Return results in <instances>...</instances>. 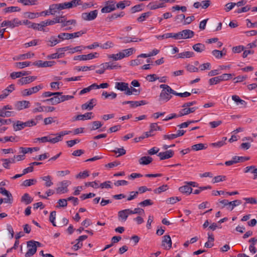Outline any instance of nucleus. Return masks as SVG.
Wrapping results in <instances>:
<instances>
[{
  "mask_svg": "<svg viewBox=\"0 0 257 257\" xmlns=\"http://www.w3.org/2000/svg\"><path fill=\"white\" fill-rule=\"evenodd\" d=\"M44 27H45L44 24H43V21L41 22L40 24L34 23L31 24L28 26L29 28H32L34 30H36L38 31H44Z\"/></svg>",
  "mask_w": 257,
  "mask_h": 257,
  "instance_id": "nucleus-33",
  "label": "nucleus"
},
{
  "mask_svg": "<svg viewBox=\"0 0 257 257\" xmlns=\"http://www.w3.org/2000/svg\"><path fill=\"white\" fill-rule=\"evenodd\" d=\"M21 9L18 7H9L5 8L4 11L5 13L19 12L21 11Z\"/></svg>",
  "mask_w": 257,
  "mask_h": 257,
  "instance_id": "nucleus-42",
  "label": "nucleus"
},
{
  "mask_svg": "<svg viewBox=\"0 0 257 257\" xmlns=\"http://www.w3.org/2000/svg\"><path fill=\"white\" fill-rule=\"evenodd\" d=\"M160 87L162 90L160 94L159 100L163 102H168L172 97L171 94L174 95L175 91L167 84H161Z\"/></svg>",
  "mask_w": 257,
  "mask_h": 257,
  "instance_id": "nucleus-2",
  "label": "nucleus"
},
{
  "mask_svg": "<svg viewBox=\"0 0 257 257\" xmlns=\"http://www.w3.org/2000/svg\"><path fill=\"white\" fill-rule=\"evenodd\" d=\"M192 188L188 184L181 186L179 188V190L180 192L187 195L190 194L192 193Z\"/></svg>",
  "mask_w": 257,
  "mask_h": 257,
  "instance_id": "nucleus-31",
  "label": "nucleus"
},
{
  "mask_svg": "<svg viewBox=\"0 0 257 257\" xmlns=\"http://www.w3.org/2000/svg\"><path fill=\"white\" fill-rule=\"evenodd\" d=\"M56 212L55 211H52L50 213L49 216L50 221L52 223L53 225L54 226H56V222H55V219L56 218Z\"/></svg>",
  "mask_w": 257,
  "mask_h": 257,
  "instance_id": "nucleus-57",
  "label": "nucleus"
},
{
  "mask_svg": "<svg viewBox=\"0 0 257 257\" xmlns=\"http://www.w3.org/2000/svg\"><path fill=\"white\" fill-rule=\"evenodd\" d=\"M25 127L24 123L20 120H17L13 124L14 131L15 132L21 131Z\"/></svg>",
  "mask_w": 257,
  "mask_h": 257,
  "instance_id": "nucleus-32",
  "label": "nucleus"
},
{
  "mask_svg": "<svg viewBox=\"0 0 257 257\" xmlns=\"http://www.w3.org/2000/svg\"><path fill=\"white\" fill-rule=\"evenodd\" d=\"M43 86L42 84L33 87L29 89H25L21 92V94L23 96H26L30 95L33 93H35L39 91L40 89H42Z\"/></svg>",
  "mask_w": 257,
  "mask_h": 257,
  "instance_id": "nucleus-7",
  "label": "nucleus"
},
{
  "mask_svg": "<svg viewBox=\"0 0 257 257\" xmlns=\"http://www.w3.org/2000/svg\"><path fill=\"white\" fill-rule=\"evenodd\" d=\"M36 78L37 77L34 76L22 77L18 80V83L21 85L28 84L35 80Z\"/></svg>",
  "mask_w": 257,
  "mask_h": 257,
  "instance_id": "nucleus-18",
  "label": "nucleus"
},
{
  "mask_svg": "<svg viewBox=\"0 0 257 257\" xmlns=\"http://www.w3.org/2000/svg\"><path fill=\"white\" fill-rule=\"evenodd\" d=\"M97 10H94L89 13H83L82 14L81 17L82 19L85 21H92L94 20L97 16Z\"/></svg>",
  "mask_w": 257,
  "mask_h": 257,
  "instance_id": "nucleus-9",
  "label": "nucleus"
},
{
  "mask_svg": "<svg viewBox=\"0 0 257 257\" xmlns=\"http://www.w3.org/2000/svg\"><path fill=\"white\" fill-rule=\"evenodd\" d=\"M176 36L177 40L189 39L194 36V32L192 30L186 29L176 33Z\"/></svg>",
  "mask_w": 257,
  "mask_h": 257,
  "instance_id": "nucleus-4",
  "label": "nucleus"
},
{
  "mask_svg": "<svg viewBox=\"0 0 257 257\" xmlns=\"http://www.w3.org/2000/svg\"><path fill=\"white\" fill-rule=\"evenodd\" d=\"M226 179V177L225 176L219 175L217 176H215L213 178L212 180L213 183H218L223 181H224Z\"/></svg>",
  "mask_w": 257,
  "mask_h": 257,
  "instance_id": "nucleus-60",
  "label": "nucleus"
},
{
  "mask_svg": "<svg viewBox=\"0 0 257 257\" xmlns=\"http://www.w3.org/2000/svg\"><path fill=\"white\" fill-rule=\"evenodd\" d=\"M206 148L207 146L205 144L202 143L194 145L192 146V150L196 151L204 150Z\"/></svg>",
  "mask_w": 257,
  "mask_h": 257,
  "instance_id": "nucleus-40",
  "label": "nucleus"
},
{
  "mask_svg": "<svg viewBox=\"0 0 257 257\" xmlns=\"http://www.w3.org/2000/svg\"><path fill=\"white\" fill-rule=\"evenodd\" d=\"M135 51V49L133 48H131L129 49H125L122 50L120 53H122L124 54V57H128L132 55L134 52Z\"/></svg>",
  "mask_w": 257,
  "mask_h": 257,
  "instance_id": "nucleus-51",
  "label": "nucleus"
},
{
  "mask_svg": "<svg viewBox=\"0 0 257 257\" xmlns=\"http://www.w3.org/2000/svg\"><path fill=\"white\" fill-rule=\"evenodd\" d=\"M194 56V53L191 51H186L179 53L178 54V58H191Z\"/></svg>",
  "mask_w": 257,
  "mask_h": 257,
  "instance_id": "nucleus-36",
  "label": "nucleus"
},
{
  "mask_svg": "<svg viewBox=\"0 0 257 257\" xmlns=\"http://www.w3.org/2000/svg\"><path fill=\"white\" fill-rule=\"evenodd\" d=\"M162 246L166 249H169L172 246V240L169 235H165L163 236Z\"/></svg>",
  "mask_w": 257,
  "mask_h": 257,
  "instance_id": "nucleus-14",
  "label": "nucleus"
},
{
  "mask_svg": "<svg viewBox=\"0 0 257 257\" xmlns=\"http://www.w3.org/2000/svg\"><path fill=\"white\" fill-rule=\"evenodd\" d=\"M168 188L167 185H163L154 190V192L156 194H160L162 192L166 191Z\"/></svg>",
  "mask_w": 257,
  "mask_h": 257,
  "instance_id": "nucleus-55",
  "label": "nucleus"
},
{
  "mask_svg": "<svg viewBox=\"0 0 257 257\" xmlns=\"http://www.w3.org/2000/svg\"><path fill=\"white\" fill-rule=\"evenodd\" d=\"M18 2L22 3L24 6L35 5L37 4L36 0H18Z\"/></svg>",
  "mask_w": 257,
  "mask_h": 257,
  "instance_id": "nucleus-46",
  "label": "nucleus"
},
{
  "mask_svg": "<svg viewBox=\"0 0 257 257\" xmlns=\"http://www.w3.org/2000/svg\"><path fill=\"white\" fill-rule=\"evenodd\" d=\"M63 17H60V16L56 17L53 20H47L46 21H43L44 26H47L49 25H53L56 23H60L62 22V18Z\"/></svg>",
  "mask_w": 257,
  "mask_h": 257,
  "instance_id": "nucleus-23",
  "label": "nucleus"
},
{
  "mask_svg": "<svg viewBox=\"0 0 257 257\" xmlns=\"http://www.w3.org/2000/svg\"><path fill=\"white\" fill-rule=\"evenodd\" d=\"M69 9L76 7L77 6L81 5L82 2L81 0H72L68 2Z\"/></svg>",
  "mask_w": 257,
  "mask_h": 257,
  "instance_id": "nucleus-39",
  "label": "nucleus"
},
{
  "mask_svg": "<svg viewBox=\"0 0 257 257\" xmlns=\"http://www.w3.org/2000/svg\"><path fill=\"white\" fill-rule=\"evenodd\" d=\"M30 62H16L15 63V66L19 69H22L25 67L30 66Z\"/></svg>",
  "mask_w": 257,
  "mask_h": 257,
  "instance_id": "nucleus-47",
  "label": "nucleus"
},
{
  "mask_svg": "<svg viewBox=\"0 0 257 257\" xmlns=\"http://www.w3.org/2000/svg\"><path fill=\"white\" fill-rule=\"evenodd\" d=\"M152 161L153 158L149 156L142 157L139 160L140 164L143 165H148L150 164Z\"/></svg>",
  "mask_w": 257,
  "mask_h": 257,
  "instance_id": "nucleus-27",
  "label": "nucleus"
},
{
  "mask_svg": "<svg viewBox=\"0 0 257 257\" xmlns=\"http://www.w3.org/2000/svg\"><path fill=\"white\" fill-rule=\"evenodd\" d=\"M198 108V107H193L191 108L184 107L183 109L180 111L178 116H182L194 112Z\"/></svg>",
  "mask_w": 257,
  "mask_h": 257,
  "instance_id": "nucleus-21",
  "label": "nucleus"
},
{
  "mask_svg": "<svg viewBox=\"0 0 257 257\" xmlns=\"http://www.w3.org/2000/svg\"><path fill=\"white\" fill-rule=\"evenodd\" d=\"M37 181L35 179L26 180L23 182L22 185L25 187H28L34 184Z\"/></svg>",
  "mask_w": 257,
  "mask_h": 257,
  "instance_id": "nucleus-58",
  "label": "nucleus"
},
{
  "mask_svg": "<svg viewBox=\"0 0 257 257\" xmlns=\"http://www.w3.org/2000/svg\"><path fill=\"white\" fill-rule=\"evenodd\" d=\"M105 69H116L121 67L120 66L111 62H106L103 63Z\"/></svg>",
  "mask_w": 257,
  "mask_h": 257,
  "instance_id": "nucleus-37",
  "label": "nucleus"
},
{
  "mask_svg": "<svg viewBox=\"0 0 257 257\" xmlns=\"http://www.w3.org/2000/svg\"><path fill=\"white\" fill-rule=\"evenodd\" d=\"M115 88L121 91H125L124 93L126 95H132V92L130 91V88L127 83L122 82H115Z\"/></svg>",
  "mask_w": 257,
  "mask_h": 257,
  "instance_id": "nucleus-5",
  "label": "nucleus"
},
{
  "mask_svg": "<svg viewBox=\"0 0 257 257\" xmlns=\"http://www.w3.org/2000/svg\"><path fill=\"white\" fill-rule=\"evenodd\" d=\"M30 73L28 71L14 72L11 73L10 77L12 79H15L17 78H20L22 76L28 75Z\"/></svg>",
  "mask_w": 257,
  "mask_h": 257,
  "instance_id": "nucleus-28",
  "label": "nucleus"
},
{
  "mask_svg": "<svg viewBox=\"0 0 257 257\" xmlns=\"http://www.w3.org/2000/svg\"><path fill=\"white\" fill-rule=\"evenodd\" d=\"M114 46L113 43L111 41H107L103 45H100V47L103 49H107Z\"/></svg>",
  "mask_w": 257,
  "mask_h": 257,
  "instance_id": "nucleus-61",
  "label": "nucleus"
},
{
  "mask_svg": "<svg viewBox=\"0 0 257 257\" xmlns=\"http://www.w3.org/2000/svg\"><path fill=\"white\" fill-rule=\"evenodd\" d=\"M8 25L9 27L13 29L22 25V22L18 18H15L11 21H9Z\"/></svg>",
  "mask_w": 257,
  "mask_h": 257,
  "instance_id": "nucleus-29",
  "label": "nucleus"
},
{
  "mask_svg": "<svg viewBox=\"0 0 257 257\" xmlns=\"http://www.w3.org/2000/svg\"><path fill=\"white\" fill-rule=\"evenodd\" d=\"M61 39L56 36H51L47 41V45L49 47H53L61 42Z\"/></svg>",
  "mask_w": 257,
  "mask_h": 257,
  "instance_id": "nucleus-24",
  "label": "nucleus"
},
{
  "mask_svg": "<svg viewBox=\"0 0 257 257\" xmlns=\"http://www.w3.org/2000/svg\"><path fill=\"white\" fill-rule=\"evenodd\" d=\"M151 14V12H150L143 13L139 18H138L137 21L139 22H143L146 18H148Z\"/></svg>",
  "mask_w": 257,
  "mask_h": 257,
  "instance_id": "nucleus-48",
  "label": "nucleus"
},
{
  "mask_svg": "<svg viewBox=\"0 0 257 257\" xmlns=\"http://www.w3.org/2000/svg\"><path fill=\"white\" fill-rule=\"evenodd\" d=\"M69 184H70V182L67 180L60 182V186L56 189L57 193L59 194L67 193L68 191L67 187Z\"/></svg>",
  "mask_w": 257,
  "mask_h": 257,
  "instance_id": "nucleus-10",
  "label": "nucleus"
},
{
  "mask_svg": "<svg viewBox=\"0 0 257 257\" xmlns=\"http://www.w3.org/2000/svg\"><path fill=\"white\" fill-rule=\"evenodd\" d=\"M53 97L43 100L44 102H50L52 105H56L60 103L59 95H53Z\"/></svg>",
  "mask_w": 257,
  "mask_h": 257,
  "instance_id": "nucleus-26",
  "label": "nucleus"
},
{
  "mask_svg": "<svg viewBox=\"0 0 257 257\" xmlns=\"http://www.w3.org/2000/svg\"><path fill=\"white\" fill-rule=\"evenodd\" d=\"M96 100L94 98L90 99L88 102L83 104L81 105V108L83 110L88 109L91 110L96 105Z\"/></svg>",
  "mask_w": 257,
  "mask_h": 257,
  "instance_id": "nucleus-17",
  "label": "nucleus"
},
{
  "mask_svg": "<svg viewBox=\"0 0 257 257\" xmlns=\"http://www.w3.org/2000/svg\"><path fill=\"white\" fill-rule=\"evenodd\" d=\"M241 201L240 200H235L232 201H229V207L230 208V210H232L234 207L240 205Z\"/></svg>",
  "mask_w": 257,
  "mask_h": 257,
  "instance_id": "nucleus-53",
  "label": "nucleus"
},
{
  "mask_svg": "<svg viewBox=\"0 0 257 257\" xmlns=\"http://www.w3.org/2000/svg\"><path fill=\"white\" fill-rule=\"evenodd\" d=\"M153 204V202L150 199L145 200L144 201H142L139 203V205L143 206V207L150 206V205H152Z\"/></svg>",
  "mask_w": 257,
  "mask_h": 257,
  "instance_id": "nucleus-64",
  "label": "nucleus"
},
{
  "mask_svg": "<svg viewBox=\"0 0 257 257\" xmlns=\"http://www.w3.org/2000/svg\"><path fill=\"white\" fill-rule=\"evenodd\" d=\"M25 15L29 19H33L39 17V13L26 12Z\"/></svg>",
  "mask_w": 257,
  "mask_h": 257,
  "instance_id": "nucleus-63",
  "label": "nucleus"
},
{
  "mask_svg": "<svg viewBox=\"0 0 257 257\" xmlns=\"http://www.w3.org/2000/svg\"><path fill=\"white\" fill-rule=\"evenodd\" d=\"M43 181L46 182L45 185L46 187H50L53 185V182L51 181V177L50 176H46L41 178Z\"/></svg>",
  "mask_w": 257,
  "mask_h": 257,
  "instance_id": "nucleus-50",
  "label": "nucleus"
},
{
  "mask_svg": "<svg viewBox=\"0 0 257 257\" xmlns=\"http://www.w3.org/2000/svg\"><path fill=\"white\" fill-rule=\"evenodd\" d=\"M227 140L226 137H223L221 141L217 142L216 143H214L211 144V145L213 147H221L223 146L225 144V141Z\"/></svg>",
  "mask_w": 257,
  "mask_h": 257,
  "instance_id": "nucleus-54",
  "label": "nucleus"
},
{
  "mask_svg": "<svg viewBox=\"0 0 257 257\" xmlns=\"http://www.w3.org/2000/svg\"><path fill=\"white\" fill-rule=\"evenodd\" d=\"M174 155V151L172 150H169L164 152L159 153L158 156L160 157L161 160H163L172 158Z\"/></svg>",
  "mask_w": 257,
  "mask_h": 257,
  "instance_id": "nucleus-15",
  "label": "nucleus"
},
{
  "mask_svg": "<svg viewBox=\"0 0 257 257\" xmlns=\"http://www.w3.org/2000/svg\"><path fill=\"white\" fill-rule=\"evenodd\" d=\"M30 103L29 101L23 100L17 101L15 104L16 108L18 110H22L24 108H29Z\"/></svg>",
  "mask_w": 257,
  "mask_h": 257,
  "instance_id": "nucleus-16",
  "label": "nucleus"
},
{
  "mask_svg": "<svg viewBox=\"0 0 257 257\" xmlns=\"http://www.w3.org/2000/svg\"><path fill=\"white\" fill-rule=\"evenodd\" d=\"M27 246L29 249L26 253L25 256L30 257L33 255L37 251L36 245L34 244L33 241H29L27 242Z\"/></svg>",
  "mask_w": 257,
  "mask_h": 257,
  "instance_id": "nucleus-11",
  "label": "nucleus"
},
{
  "mask_svg": "<svg viewBox=\"0 0 257 257\" xmlns=\"http://www.w3.org/2000/svg\"><path fill=\"white\" fill-rule=\"evenodd\" d=\"M34 56V53H31L30 52L20 55L19 56L17 57L13 58V59L14 60H24L25 59H28L32 57H33Z\"/></svg>",
  "mask_w": 257,
  "mask_h": 257,
  "instance_id": "nucleus-35",
  "label": "nucleus"
},
{
  "mask_svg": "<svg viewBox=\"0 0 257 257\" xmlns=\"http://www.w3.org/2000/svg\"><path fill=\"white\" fill-rule=\"evenodd\" d=\"M61 94H62V92H51L49 91H47L44 92L42 94V96L43 97H48L53 95H61Z\"/></svg>",
  "mask_w": 257,
  "mask_h": 257,
  "instance_id": "nucleus-52",
  "label": "nucleus"
},
{
  "mask_svg": "<svg viewBox=\"0 0 257 257\" xmlns=\"http://www.w3.org/2000/svg\"><path fill=\"white\" fill-rule=\"evenodd\" d=\"M108 57L110 59H112L113 60L116 61L118 60H120L124 58V54L122 53H118L116 54H110L108 56Z\"/></svg>",
  "mask_w": 257,
  "mask_h": 257,
  "instance_id": "nucleus-41",
  "label": "nucleus"
},
{
  "mask_svg": "<svg viewBox=\"0 0 257 257\" xmlns=\"http://www.w3.org/2000/svg\"><path fill=\"white\" fill-rule=\"evenodd\" d=\"M129 214H131L130 213V209H126L119 211L118 213V218L121 221H125Z\"/></svg>",
  "mask_w": 257,
  "mask_h": 257,
  "instance_id": "nucleus-19",
  "label": "nucleus"
},
{
  "mask_svg": "<svg viewBox=\"0 0 257 257\" xmlns=\"http://www.w3.org/2000/svg\"><path fill=\"white\" fill-rule=\"evenodd\" d=\"M84 33L85 32L82 31H79L74 33H62L58 35V38L61 40H68L78 37Z\"/></svg>",
  "mask_w": 257,
  "mask_h": 257,
  "instance_id": "nucleus-3",
  "label": "nucleus"
},
{
  "mask_svg": "<svg viewBox=\"0 0 257 257\" xmlns=\"http://www.w3.org/2000/svg\"><path fill=\"white\" fill-rule=\"evenodd\" d=\"M33 201V198H32L28 193H25L21 197V201L24 203L26 205H28L31 203Z\"/></svg>",
  "mask_w": 257,
  "mask_h": 257,
  "instance_id": "nucleus-25",
  "label": "nucleus"
},
{
  "mask_svg": "<svg viewBox=\"0 0 257 257\" xmlns=\"http://www.w3.org/2000/svg\"><path fill=\"white\" fill-rule=\"evenodd\" d=\"M0 193L3 195L6 196L7 198L4 199V202L11 204L13 202V196L12 194L5 188L0 187Z\"/></svg>",
  "mask_w": 257,
  "mask_h": 257,
  "instance_id": "nucleus-12",
  "label": "nucleus"
},
{
  "mask_svg": "<svg viewBox=\"0 0 257 257\" xmlns=\"http://www.w3.org/2000/svg\"><path fill=\"white\" fill-rule=\"evenodd\" d=\"M180 200H181V198L179 197H172L167 199L166 202L168 204H173Z\"/></svg>",
  "mask_w": 257,
  "mask_h": 257,
  "instance_id": "nucleus-59",
  "label": "nucleus"
},
{
  "mask_svg": "<svg viewBox=\"0 0 257 257\" xmlns=\"http://www.w3.org/2000/svg\"><path fill=\"white\" fill-rule=\"evenodd\" d=\"M98 54L96 52L94 53H90L87 55H81L76 56L74 57V60L85 61L97 58Z\"/></svg>",
  "mask_w": 257,
  "mask_h": 257,
  "instance_id": "nucleus-8",
  "label": "nucleus"
},
{
  "mask_svg": "<svg viewBox=\"0 0 257 257\" xmlns=\"http://www.w3.org/2000/svg\"><path fill=\"white\" fill-rule=\"evenodd\" d=\"M221 81L220 76L212 78L209 79V83L210 85L216 84Z\"/></svg>",
  "mask_w": 257,
  "mask_h": 257,
  "instance_id": "nucleus-56",
  "label": "nucleus"
},
{
  "mask_svg": "<svg viewBox=\"0 0 257 257\" xmlns=\"http://www.w3.org/2000/svg\"><path fill=\"white\" fill-rule=\"evenodd\" d=\"M60 17H64L61 19L62 22L60 23H61V27H65L71 25L75 26L76 24V21L75 20L67 21L65 16H61Z\"/></svg>",
  "mask_w": 257,
  "mask_h": 257,
  "instance_id": "nucleus-20",
  "label": "nucleus"
},
{
  "mask_svg": "<svg viewBox=\"0 0 257 257\" xmlns=\"http://www.w3.org/2000/svg\"><path fill=\"white\" fill-rule=\"evenodd\" d=\"M225 50L224 48L222 51H219L217 50H214L212 51V54L217 59L221 58L223 55H225V53H223V51Z\"/></svg>",
  "mask_w": 257,
  "mask_h": 257,
  "instance_id": "nucleus-43",
  "label": "nucleus"
},
{
  "mask_svg": "<svg viewBox=\"0 0 257 257\" xmlns=\"http://www.w3.org/2000/svg\"><path fill=\"white\" fill-rule=\"evenodd\" d=\"M64 56V53H55L47 56L49 59L62 58Z\"/></svg>",
  "mask_w": 257,
  "mask_h": 257,
  "instance_id": "nucleus-49",
  "label": "nucleus"
},
{
  "mask_svg": "<svg viewBox=\"0 0 257 257\" xmlns=\"http://www.w3.org/2000/svg\"><path fill=\"white\" fill-rule=\"evenodd\" d=\"M232 99L237 104H238L239 103L242 105H245L246 104V102L244 100L241 99L237 95H232Z\"/></svg>",
  "mask_w": 257,
  "mask_h": 257,
  "instance_id": "nucleus-45",
  "label": "nucleus"
},
{
  "mask_svg": "<svg viewBox=\"0 0 257 257\" xmlns=\"http://www.w3.org/2000/svg\"><path fill=\"white\" fill-rule=\"evenodd\" d=\"M15 115V112L14 111H5L1 110L0 113V117H10L12 116H14Z\"/></svg>",
  "mask_w": 257,
  "mask_h": 257,
  "instance_id": "nucleus-44",
  "label": "nucleus"
},
{
  "mask_svg": "<svg viewBox=\"0 0 257 257\" xmlns=\"http://www.w3.org/2000/svg\"><path fill=\"white\" fill-rule=\"evenodd\" d=\"M71 133V131H61L59 133L56 134H51L50 136H45L42 138H38L35 139L36 141H39L41 143L49 142L51 144H55L57 142L61 141L63 139V137L65 135H68Z\"/></svg>",
  "mask_w": 257,
  "mask_h": 257,
  "instance_id": "nucleus-1",
  "label": "nucleus"
},
{
  "mask_svg": "<svg viewBox=\"0 0 257 257\" xmlns=\"http://www.w3.org/2000/svg\"><path fill=\"white\" fill-rule=\"evenodd\" d=\"M116 9L115 2L114 1H108L105 2V6L101 10L102 13H110Z\"/></svg>",
  "mask_w": 257,
  "mask_h": 257,
  "instance_id": "nucleus-6",
  "label": "nucleus"
},
{
  "mask_svg": "<svg viewBox=\"0 0 257 257\" xmlns=\"http://www.w3.org/2000/svg\"><path fill=\"white\" fill-rule=\"evenodd\" d=\"M92 114V112H87L84 114H79L77 116H75L73 118L74 120H86V119H90L93 116H91Z\"/></svg>",
  "mask_w": 257,
  "mask_h": 257,
  "instance_id": "nucleus-22",
  "label": "nucleus"
},
{
  "mask_svg": "<svg viewBox=\"0 0 257 257\" xmlns=\"http://www.w3.org/2000/svg\"><path fill=\"white\" fill-rule=\"evenodd\" d=\"M192 48L195 51L201 53L205 50V46L203 44L197 43L192 46Z\"/></svg>",
  "mask_w": 257,
  "mask_h": 257,
  "instance_id": "nucleus-34",
  "label": "nucleus"
},
{
  "mask_svg": "<svg viewBox=\"0 0 257 257\" xmlns=\"http://www.w3.org/2000/svg\"><path fill=\"white\" fill-rule=\"evenodd\" d=\"M161 131V128L160 126H158L157 123H152L150 125V132L153 133L154 131Z\"/></svg>",
  "mask_w": 257,
  "mask_h": 257,
  "instance_id": "nucleus-62",
  "label": "nucleus"
},
{
  "mask_svg": "<svg viewBox=\"0 0 257 257\" xmlns=\"http://www.w3.org/2000/svg\"><path fill=\"white\" fill-rule=\"evenodd\" d=\"M248 172H251L254 174L253 179L257 178V168H256L254 166H247L244 169L245 173H247Z\"/></svg>",
  "mask_w": 257,
  "mask_h": 257,
  "instance_id": "nucleus-30",
  "label": "nucleus"
},
{
  "mask_svg": "<svg viewBox=\"0 0 257 257\" xmlns=\"http://www.w3.org/2000/svg\"><path fill=\"white\" fill-rule=\"evenodd\" d=\"M59 4H52L49 7L50 14L55 15L58 11H60Z\"/></svg>",
  "mask_w": 257,
  "mask_h": 257,
  "instance_id": "nucleus-38",
  "label": "nucleus"
},
{
  "mask_svg": "<svg viewBox=\"0 0 257 257\" xmlns=\"http://www.w3.org/2000/svg\"><path fill=\"white\" fill-rule=\"evenodd\" d=\"M56 62L55 61H43L38 60L33 63V65L38 67H48L54 65Z\"/></svg>",
  "mask_w": 257,
  "mask_h": 257,
  "instance_id": "nucleus-13",
  "label": "nucleus"
}]
</instances>
